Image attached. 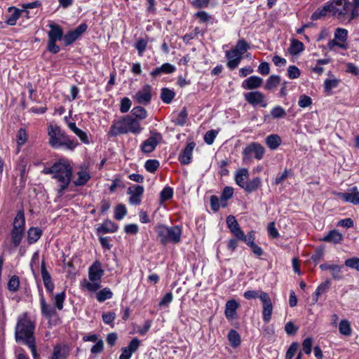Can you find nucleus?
Listing matches in <instances>:
<instances>
[{"label":"nucleus","instance_id":"obj_1","mask_svg":"<svg viewBox=\"0 0 359 359\" xmlns=\"http://www.w3.org/2000/svg\"><path fill=\"white\" fill-rule=\"evenodd\" d=\"M327 17H332L344 25L350 24L357 18L349 0H329L312 13L311 20H318Z\"/></svg>","mask_w":359,"mask_h":359},{"label":"nucleus","instance_id":"obj_2","mask_svg":"<svg viewBox=\"0 0 359 359\" xmlns=\"http://www.w3.org/2000/svg\"><path fill=\"white\" fill-rule=\"evenodd\" d=\"M34 323L27 313H24L18 318L15 327V339L16 342H22L30 348L34 359H39V355L36 351L34 336Z\"/></svg>","mask_w":359,"mask_h":359},{"label":"nucleus","instance_id":"obj_3","mask_svg":"<svg viewBox=\"0 0 359 359\" xmlns=\"http://www.w3.org/2000/svg\"><path fill=\"white\" fill-rule=\"evenodd\" d=\"M42 173L52 175V177L58 183L57 192L62 196L70 184L72 167L68 160L62 158L55 162L51 166L44 168Z\"/></svg>","mask_w":359,"mask_h":359},{"label":"nucleus","instance_id":"obj_4","mask_svg":"<svg viewBox=\"0 0 359 359\" xmlns=\"http://www.w3.org/2000/svg\"><path fill=\"white\" fill-rule=\"evenodd\" d=\"M142 130V128L139 121L130 115H126L111 126L108 135L111 137L130 133L136 135L140 133Z\"/></svg>","mask_w":359,"mask_h":359},{"label":"nucleus","instance_id":"obj_5","mask_svg":"<svg viewBox=\"0 0 359 359\" xmlns=\"http://www.w3.org/2000/svg\"><path fill=\"white\" fill-rule=\"evenodd\" d=\"M157 237L163 245L168 243L177 244L181 241L182 228L178 226H168L163 224H158L155 227Z\"/></svg>","mask_w":359,"mask_h":359},{"label":"nucleus","instance_id":"obj_6","mask_svg":"<svg viewBox=\"0 0 359 359\" xmlns=\"http://www.w3.org/2000/svg\"><path fill=\"white\" fill-rule=\"evenodd\" d=\"M50 31L48 33V50L52 53H57L60 51V48L56 45L57 41L63 40V32L62 28L55 24L49 25Z\"/></svg>","mask_w":359,"mask_h":359},{"label":"nucleus","instance_id":"obj_7","mask_svg":"<svg viewBox=\"0 0 359 359\" xmlns=\"http://www.w3.org/2000/svg\"><path fill=\"white\" fill-rule=\"evenodd\" d=\"M48 135L50 145L53 148H59L66 134L58 126L50 125L48 128Z\"/></svg>","mask_w":359,"mask_h":359},{"label":"nucleus","instance_id":"obj_8","mask_svg":"<svg viewBox=\"0 0 359 359\" xmlns=\"http://www.w3.org/2000/svg\"><path fill=\"white\" fill-rule=\"evenodd\" d=\"M245 101L253 107H266L268 102L264 94L260 91H250L243 94Z\"/></svg>","mask_w":359,"mask_h":359},{"label":"nucleus","instance_id":"obj_9","mask_svg":"<svg viewBox=\"0 0 359 359\" xmlns=\"http://www.w3.org/2000/svg\"><path fill=\"white\" fill-rule=\"evenodd\" d=\"M334 195L344 202L359 205V191L357 187L354 186L347 189L346 192H335Z\"/></svg>","mask_w":359,"mask_h":359},{"label":"nucleus","instance_id":"obj_10","mask_svg":"<svg viewBox=\"0 0 359 359\" xmlns=\"http://www.w3.org/2000/svg\"><path fill=\"white\" fill-rule=\"evenodd\" d=\"M265 149L260 144L252 142L247 146L243 151V154L245 158L251 157L254 154V157L257 160H261L264 155Z\"/></svg>","mask_w":359,"mask_h":359},{"label":"nucleus","instance_id":"obj_11","mask_svg":"<svg viewBox=\"0 0 359 359\" xmlns=\"http://www.w3.org/2000/svg\"><path fill=\"white\" fill-rule=\"evenodd\" d=\"M144 189L143 186L134 184L128 188L127 194L130 195L129 203L133 205H140Z\"/></svg>","mask_w":359,"mask_h":359},{"label":"nucleus","instance_id":"obj_12","mask_svg":"<svg viewBox=\"0 0 359 359\" xmlns=\"http://www.w3.org/2000/svg\"><path fill=\"white\" fill-rule=\"evenodd\" d=\"M135 100L144 105H147L150 103L151 100V86L149 84H146L139 90L134 96Z\"/></svg>","mask_w":359,"mask_h":359},{"label":"nucleus","instance_id":"obj_13","mask_svg":"<svg viewBox=\"0 0 359 359\" xmlns=\"http://www.w3.org/2000/svg\"><path fill=\"white\" fill-rule=\"evenodd\" d=\"M87 29V25L84 23L79 25L75 29L69 31L63 36V41L65 46H69L79 39L81 35Z\"/></svg>","mask_w":359,"mask_h":359},{"label":"nucleus","instance_id":"obj_14","mask_svg":"<svg viewBox=\"0 0 359 359\" xmlns=\"http://www.w3.org/2000/svg\"><path fill=\"white\" fill-rule=\"evenodd\" d=\"M161 140V135L159 133H154L152 136L142 142L141 145L142 152L148 154L153 151Z\"/></svg>","mask_w":359,"mask_h":359},{"label":"nucleus","instance_id":"obj_15","mask_svg":"<svg viewBox=\"0 0 359 359\" xmlns=\"http://www.w3.org/2000/svg\"><path fill=\"white\" fill-rule=\"evenodd\" d=\"M104 275V270L102 269L101 263L95 261L88 269V278L90 281H101Z\"/></svg>","mask_w":359,"mask_h":359},{"label":"nucleus","instance_id":"obj_16","mask_svg":"<svg viewBox=\"0 0 359 359\" xmlns=\"http://www.w3.org/2000/svg\"><path fill=\"white\" fill-rule=\"evenodd\" d=\"M140 344V341L137 338L133 339L128 346L121 348L119 359H130L132 354L138 349Z\"/></svg>","mask_w":359,"mask_h":359},{"label":"nucleus","instance_id":"obj_17","mask_svg":"<svg viewBox=\"0 0 359 359\" xmlns=\"http://www.w3.org/2000/svg\"><path fill=\"white\" fill-rule=\"evenodd\" d=\"M225 56L227 59L226 66L231 70L237 68L243 59V57H241L232 49L226 50L225 52Z\"/></svg>","mask_w":359,"mask_h":359},{"label":"nucleus","instance_id":"obj_18","mask_svg":"<svg viewBox=\"0 0 359 359\" xmlns=\"http://www.w3.org/2000/svg\"><path fill=\"white\" fill-rule=\"evenodd\" d=\"M40 307L41 314L48 320L56 315V309L46 302L43 294L40 297Z\"/></svg>","mask_w":359,"mask_h":359},{"label":"nucleus","instance_id":"obj_19","mask_svg":"<svg viewBox=\"0 0 359 359\" xmlns=\"http://www.w3.org/2000/svg\"><path fill=\"white\" fill-rule=\"evenodd\" d=\"M41 276L46 291L49 293L50 295H53L55 285L52 281L50 273L46 269L45 262L43 261L41 263Z\"/></svg>","mask_w":359,"mask_h":359},{"label":"nucleus","instance_id":"obj_20","mask_svg":"<svg viewBox=\"0 0 359 359\" xmlns=\"http://www.w3.org/2000/svg\"><path fill=\"white\" fill-rule=\"evenodd\" d=\"M195 143L190 142L182 151V154L179 156V161L182 165H188L191 163L192 159L193 151L195 148Z\"/></svg>","mask_w":359,"mask_h":359},{"label":"nucleus","instance_id":"obj_21","mask_svg":"<svg viewBox=\"0 0 359 359\" xmlns=\"http://www.w3.org/2000/svg\"><path fill=\"white\" fill-rule=\"evenodd\" d=\"M263 79L257 76H251L242 82L241 87L246 90H253L259 88Z\"/></svg>","mask_w":359,"mask_h":359},{"label":"nucleus","instance_id":"obj_22","mask_svg":"<svg viewBox=\"0 0 359 359\" xmlns=\"http://www.w3.org/2000/svg\"><path fill=\"white\" fill-rule=\"evenodd\" d=\"M240 304L235 299H231L225 305V316L228 320H233L237 318L236 311Z\"/></svg>","mask_w":359,"mask_h":359},{"label":"nucleus","instance_id":"obj_23","mask_svg":"<svg viewBox=\"0 0 359 359\" xmlns=\"http://www.w3.org/2000/svg\"><path fill=\"white\" fill-rule=\"evenodd\" d=\"M249 171L247 168H240L235 173L234 180L238 186L244 189L249 177Z\"/></svg>","mask_w":359,"mask_h":359},{"label":"nucleus","instance_id":"obj_24","mask_svg":"<svg viewBox=\"0 0 359 359\" xmlns=\"http://www.w3.org/2000/svg\"><path fill=\"white\" fill-rule=\"evenodd\" d=\"M343 238V235L339 231L333 229L330 231L323 238H320V241L333 244H338L342 241Z\"/></svg>","mask_w":359,"mask_h":359},{"label":"nucleus","instance_id":"obj_25","mask_svg":"<svg viewBox=\"0 0 359 359\" xmlns=\"http://www.w3.org/2000/svg\"><path fill=\"white\" fill-rule=\"evenodd\" d=\"M226 224L228 228L230 229V231L234 235L236 238L238 235H241L242 230L234 216L229 215L227 217Z\"/></svg>","mask_w":359,"mask_h":359},{"label":"nucleus","instance_id":"obj_26","mask_svg":"<svg viewBox=\"0 0 359 359\" xmlns=\"http://www.w3.org/2000/svg\"><path fill=\"white\" fill-rule=\"evenodd\" d=\"M13 229L25 231V217L23 210H19L13 222Z\"/></svg>","mask_w":359,"mask_h":359},{"label":"nucleus","instance_id":"obj_27","mask_svg":"<svg viewBox=\"0 0 359 359\" xmlns=\"http://www.w3.org/2000/svg\"><path fill=\"white\" fill-rule=\"evenodd\" d=\"M262 179L260 177H256L248 181L243 189L247 193H252L257 191L262 187Z\"/></svg>","mask_w":359,"mask_h":359},{"label":"nucleus","instance_id":"obj_28","mask_svg":"<svg viewBox=\"0 0 359 359\" xmlns=\"http://www.w3.org/2000/svg\"><path fill=\"white\" fill-rule=\"evenodd\" d=\"M67 125L69 128L79 137L83 143L86 144H90L87 133L77 128L74 122H69Z\"/></svg>","mask_w":359,"mask_h":359},{"label":"nucleus","instance_id":"obj_29","mask_svg":"<svg viewBox=\"0 0 359 359\" xmlns=\"http://www.w3.org/2000/svg\"><path fill=\"white\" fill-rule=\"evenodd\" d=\"M51 297V300L53 303L54 307L60 311L63 309L64 302L66 299V293L65 291H62L60 293H57L53 295H50Z\"/></svg>","mask_w":359,"mask_h":359},{"label":"nucleus","instance_id":"obj_30","mask_svg":"<svg viewBox=\"0 0 359 359\" xmlns=\"http://www.w3.org/2000/svg\"><path fill=\"white\" fill-rule=\"evenodd\" d=\"M117 229L118 226L116 224H115L112 221L107 219L97 229V231L102 233H114Z\"/></svg>","mask_w":359,"mask_h":359},{"label":"nucleus","instance_id":"obj_31","mask_svg":"<svg viewBox=\"0 0 359 359\" xmlns=\"http://www.w3.org/2000/svg\"><path fill=\"white\" fill-rule=\"evenodd\" d=\"M77 179L74 182L76 187L83 186L90 179V175L87 169H81L77 172Z\"/></svg>","mask_w":359,"mask_h":359},{"label":"nucleus","instance_id":"obj_32","mask_svg":"<svg viewBox=\"0 0 359 359\" xmlns=\"http://www.w3.org/2000/svg\"><path fill=\"white\" fill-rule=\"evenodd\" d=\"M42 231L39 227H31L27 231V242L29 244L36 243L41 236Z\"/></svg>","mask_w":359,"mask_h":359},{"label":"nucleus","instance_id":"obj_33","mask_svg":"<svg viewBox=\"0 0 359 359\" xmlns=\"http://www.w3.org/2000/svg\"><path fill=\"white\" fill-rule=\"evenodd\" d=\"M265 142L270 149L275 150L280 145L282 140L278 135L273 134L266 137Z\"/></svg>","mask_w":359,"mask_h":359},{"label":"nucleus","instance_id":"obj_34","mask_svg":"<svg viewBox=\"0 0 359 359\" xmlns=\"http://www.w3.org/2000/svg\"><path fill=\"white\" fill-rule=\"evenodd\" d=\"M330 286V281L327 280L322 283H320L318 287L316 288V291L313 293V301L314 303H317L319 299V297L326 292V291L328 290V288Z\"/></svg>","mask_w":359,"mask_h":359},{"label":"nucleus","instance_id":"obj_35","mask_svg":"<svg viewBox=\"0 0 359 359\" xmlns=\"http://www.w3.org/2000/svg\"><path fill=\"white\" fill-rule=\"evenodd\" d=\"M8 10L10 12L12 11V13L7 18L6 22L8 25L13 26L16 25L17 20L21 16L22 11L14 7H11Z\"/></svg>","mask_w":359,"mask_h":359},{"label":"nucleus","instance_id":"obj_36","mask_svg":"<svg viewBox=\"0 0 359 359\" xmlns=\"http://www.w3.org/2000/svg\"><path fill=\"white\" fill-rule=\"evenodd\" d=\"M16 137V142L18 145L16 154H18L21 149V147L24 145L25 142L27 141L28 135L25 129L20 128L18 131Z\"/></svg>","mask_w":359,"mask_h":359},{"label":"nucleus","instance_id":"obj_37","mask_svg":"<svg viewBox=\"0 0 359 359\" xmlns=\"http://www.w3.org/2000/svg\"><path fill=\"white\" fill-rule=\"evenodd\" d=\"M68 352L65 347L57 345L53 348V352L50 359H65L67 357Z\"/></svg>","mask_w":359,"mask_h":359},{"label":"nucleus","instance_id":"obj_38","mask_svg":"<svg viewBox=\"0 0 359 359\" xmlns=\"http://www.w3.org/2000/svg\"><path fill=\"white\" fill-rule=\"evenodd\" d=\"M25 231H20V230H15V229H11V243L13 245L15 248H17L20 245L22 238L24 236Z\"/></svg>","mask_w":359,"mask_h":359},{"label":"nucleus","instance_id":"obj_39","mask_svg":"<svg viewBox=\"0 0 359 359\" xmlns=\"http://www.w3.org/2000/svg\"><path fill=\"white\" fill-rule=\"evenodd\" d=\"M249 48V43H248L245 39H242L238 41L236 45L232 50L236 52L241 57H243V55L246 53Z\"/></svg>","mask_w":359,"mask_h":359},{"label":"nucleus","instance_id":"obj_40","mask_svg":"<svg viewBox=\"0 0 359 359\" xmlns=\"http://www.w3.org/2000/svg\"><path fill=\"white\" fill-rule=\"evenodd\" d=\"M288 50L289 53L292 55H298L304 50V44L302 42L298 40L293 39L291 41V44Z\"/></svg>","mask_w":359,"mask_h":359},{"label":"nucleus","instance_id":"obj_41","mask_svg":"<svg viewBox=\"0 0 359 359\" xmlns=\"http://www.w3.org/2000/svg\"><path fill=\"white\" fill-rule=\"evenodd\" d=\"M188 113L185 108H183L180 111H179L175 116L173 118L172 121L175 125L177 126H184L187 119Z\"/></svg>","mask_w":359,"mask_h":359},{"label":"nucleus","instance_id":"obj_42","mask_svg":"<svg viewBox=\"0 0 359 359\" xmlns=\"http://www.w3.org/2000/svg\"><path fill=\"white\" fill-rule=\"evenodd\" d=\"M131 115L139 121L145 119L147 117V111L146 109L140 106L134 107L131 111Z\"/></svg>","mask_w":359,"mask_h":359},{"label":"nucleus","instance_id":"obj_43","mask_svg":"<svg viewBox=\"0 0 359 359\" xmlns=\"http://www.w3.org/2000/svg\"><path fill=\"white\" fill-rule=\"evenodd\" d=\"M175 92L169 88H163L161 89V99L163 101V102L165 104L170 103L173 98L175 97Z\"/></svg>","mask_w":359,"mask_h":359},{"label":"nucleus","instance_id":"obj_44","mask_svg":"<svg viewBox=\"0 0 359 359\" xmlns=\"http://www.w3.org/2000/svg\"><path fill=\"white\" fill-rule=\"evenodd\" d=\"M192 6L195 8H207L210 5L212 7H215L217 4V0H194L191 3Z\"/></svg>","mask_w":359,"mask_h":359},{"label":"nucleus","instance_id":"obj_45","mask_svg":"<svg viewBox=\"0 0 359 359\" xmlns=\"http://www.w3.org/2000/svg\"><path fill=\"white\" fill-rule=\"evenodd\" d=\"M236 238L239 241L245 242L249 247L255 244V232L250 231L247 235H245L243 231H241V235H238Z\"/></svg>","mask_w":359,"mask_h":359},{"label":"nucleus","instance_id":"obj_46","mask_svg":"<svg viewBox=\"0 0 359 359\" xmlns=\"http://www.w3.org/2000/svg\"><path fill=\"white\" fill-rule=\"evenodd\" d=\"M113 293L109 287H104L96 294L97 300L103 302L107 299L112 298Z\"/></svg>","mask_w":359,"mask_h":359},{"label":"nucleus","instance_id":"obj_47","mask_svg":"<svg viewBox=\"0 0 359 359\" xmlns=\"http://www.w3.org/2000/svg\"><path fill=\"white\" fill-rule=\"evenodd\" d=\"M334 38L338 42L346 43L348 39V31L344 28H337L334 32Z\"/></svg>","mask_w":359,"mask_h":359},{"label":"nucleus","instance_id":"obj_48","mask_svg":"<svg viewBox=\"0 0 359 359\" xmlns=\"http://www.w3.org/2000/svg\"><path fill=\"white\" fill-rule=\"evenodd\" d=\"M228 339L231 345L233 347H236L241 344V337L239 334L235 330H231L228 334Z\"/></svg>","mask_w":359,"mask_h":359},{"label":"nucleus","instance_id":"obj_49","mask_svg":"<svg viewBox=\"0 0 359 359\" xmlns=\"http://www.w3.org/2000/svg\"><path fill=\"white\" fill-rule=\"evenodd\" d=\"M280 81V77L277 75H271L266 80L264 88L266 90L273 89L278 86Z\"/></svg>","mask_w":359,"mask_h":359},{"label":"nucleus","instance_id":"obj_50","mask_svg":"<svg viewBox=\"0 0 359 359\" xmlns=\"http://www.w3.org/2000/svg\"><path fill=\"white\" fill-rule=\"evenodd\" d=\"M339 332L344 336H349L351 334L350 323L347 320H341L339 324Z\"/></svg>","mask_w":359,"mask_h":359},{"label":"nucleus","instance_id":"obj_51","mask_svg":"<svg viewBox=\"0 0 359 359\" xmlns=\"http://www.w3.org/2000/svg\"><path fill=\"white\" fill-rule=\"evenodd\" d=\"M127 215V208L124 204H118L114 209V218L121 220Z\"/></svg>","mask_w":359,"mask_h":359},{"label":"nucleus","instance_id":"obj_52","mask_svg":"<svg viewBox=\"0 0 359 359\" xmlns=\"http://www.w3.org/2000/svg\"><path fill=\"white\" fill-rule=\"evenodd\" d=\"M159 161L156 159L147 160L144 163L146 170L151 173L154 172L159 168Z\"/></svg>","mask_w":359,"mask_h":359},{"label":"nucleus","instance_id":"obj_53","mask_svg":"<svg viewBox=\"0 0 359 359\" xmlns=\"http://www.w3.org/2000/svg\"><path fill=\"white\" fill-rule=\"evenodd\" d=\"M270 115L273 118H281L285 116L286 111L282 107L277 105L271 109Z\"/></svg>","mask_w":359,"mask_h":359},{"label":"nucleus","instance_id":"obj_54","mask_svg":"<svg viewBox=\"0 0 359 359\" xmlns=\"http://www.w3.org/2000/svg\"><path fill=\"white\" fill-rule=\"evenodd\" d=\"M148 41L144 39H139L135 44V48L137 50L138 55L142 56L144 50H146Z\"/></svg>","mask_w":359,"mask_h":359},{"label":"nucleus","instance_id":"obj_55","mask_svg":"<svg viewBox=\"0 0 359 359\" xmlns=\"http://www.w3.org/2000/svg\"><path fill=\"white\" fill-rule=\"evenodd\" d=\"M78 143L74 140H72L68 135H65L64 139L62 140L61 142V147L65 146L66 148L74 150L77 146Z\"/></svg>","mask_w":359,"mask_h":359},{"label":"nucleus","instance_id":"obj_56","mask_svg":"<svg viewBox=\"0 0 359 359\" xmlns=\"http://www.w3.org/2000/svg\"><path fill=\"white\" fill-rule=\"evenodd\" d=\"M20 285V280L17 276H13L8 283V289L11 292H16Z\"/></svg>","mask_w":359,"mask_h":359},{"label":"nucleus","instance_id":"obj_57","mask_svg":"<svg viewBox=\"0 0 359 359\" xmlns=\"http://www.w3.org/2000/svg\"><path fill=\"white\" fill-rule=\"evenodd\" d=\"M341 269V266L337 264H334V266L331 268V275L334 280H339L343 278Z\"/></svg>","mask_w":359,"mask_h":359},{"label":"nucleus","instance_id":"obj_58","mask_svg":"<svg viewBox=\"0 0 359 359\" xmlns=\"http://www.w3.org/2000/svg\"><path fill=\"white\" fill-rule=\"evenodd\" d=\"M234 189L231 187H225L221 194L222 201H228L233 196Z\"/></svg>","mask_w":359,"mask_h":359},{"label":"nucleus","instance_id":"obj_59","mask_svg":"<svg viewBox=\"0 0 359 359\" xmlns=\"http://www.w3.org/2000/svg\"><path fill=\"white\" fill-rule=\"evenodd\" d=\"M101 281H86L83 283L84 287L90 292H95L100 288Z\"/></svg>","mask_w":359,"mask_h":359},{"label":"nucleus","instance_id":"obj_60","mask_svg":"<svg viewBox=\"0 0 359 359\" xmlns=\"http://www.w3.org/2000/svg\"><path fill=\"white\" fill-rule=\"evenodd\" d=\"M339 83V81L336 79H326L324 82V89L325 92H330L336 88Z\"/></svg>","mask_w":359,"mask_h":359},{"label":"nucleus","instance_id":"obj_61","mask_svg":"<svg viewBox=\"0 0 359 359\" xmlns=\"http://www.w3.org/2000/svg\"><path fill=\"white\" fill-rule=\"evenodd\" d=\"M173 299V295L171 292L166 293L159 302L160 307H168Z\"/></svg>","mask_w":359,"mask_h":359},{"label":"nucleus","instance_id":"obj_62","mask_svg":"<svg viewBox=\"0 0 359 359\" xmlns=\"http://www.w3.org/2000/svg\"><path fill=\"white\" fill-rule=\"evenodd\" d=\"M217 135V132L215 130L208 131L204 135V141L209 145H211Z\"/></svg>","mask_w":359,"mask_h":359},{"label":"nucleus","instance_id":"obj_63","mask_svg":"<svg viewBox=\"0 0 359 359\" xmlns=\"http://www.w3.org/2000/svg\"><path fill=\"white\" fill-rule=\"evenodd\" d=\"M345 265L351 269H354L359 271V258L352 257L345 261Z\"/></svg>","mask_w":359,"mask_h":359},{"label":"nucleus","instance_id":"obj_64","mask_svg":"<svg viewBox=\"0 0 359 359\" xmlns=\"http://www.w3.org/2000/svg\"><path fill=\"white\" fill-rule=\"evenodd\" d=\"M299 347V344L297 342H293L290 346L285 354V359H292L295 355Z\"/></svg>","mask_w":359,"mask_h":359}]
</instances>
